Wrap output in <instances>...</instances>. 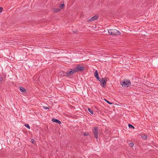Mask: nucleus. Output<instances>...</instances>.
<instances>
[{
	"label": "nucleus",
	"mask_w": 158,
	"mask_h": 158,
	"mask_svg": "<svg viewBox=\"0 0 158 158\" xmlns=\"http://www.w3.org/2000/svg\"><path fill=\"white\" fill-rule=\"evenodd\" d=\"M2 11V8L0 7V13H1Z\"/></svg>",
	"instance_id": "nucleus-22"
},
{
	"label": "nucleus",
	"mask_w": 158,
	"mask_h": 158,
	"mask_svg": "<svg viewBox=\"0 0 158 158\" xmlns=\"http://www.w3.org/2000/svg\"><path fill=\"white\" fill-rule=\"evenodd\" d=\"M108 81V78H102L99 81L101 82L102 85L101 84V85L103 87H104V86L106 85V82Z\"/></svg>",
	"instance_id": "nucleus-3"
},
{
	"label": "nucleus",
	"mask_w": 158,
	"mask_h": 158,
	"mask_svg": "<svg viewBox=\"0 0 158 158\" xmlns=\"http://www.w3.org/2000/svg\"><path fill=\"white\" fill-rule=\"evenodd\" d=\"M60 75L64 76L65 75V73H64L63 72H62L60 73Z\"/></svg>",
	"instance_id": "nucleus-15"
},
{
	"label": "nucleus",
	"mask_w": 158,
	"mask_h": 158,
	"mask_svg": "<svg viewBox=\"0 0 158 158\" xmlns=\"http://www.w3.org/2000/svg\"><path fill=\"white\" fill-rule=\"evenodd\" d=\"M121 85L124 87H127L131 85L130 81L124 80L121 83Z\"/></svg>",
	"instance_id": "nucleus-2"
},
{
	"label": "nucleus",
	"mask_w": 158,
	"mask_h": 158,
	"mask_svg": "<svg viewBox=\"0 0 158 158\" xmlns=\"http://www.w3.org/2000/svg\"><path fill=\"white\" fill-rule=\"evenodd\" d=\"M98 17V16L97 15H96L92 17L90 19H89L88 20V22H89L94 21L96 19H97Z\"/></svg>",
	"instance_id": "nucleus-7"
},
{
	"label": "nucleus",
	"mask_w": 158,
	"mask_h": 158,
	"mask_svg": "<svg viewBox=\"0 0 158 158\" xmlns=\"http://www.w3.org/2000/svg\"><path fill=\"white\" fill-rule=\"evenodd\" d=\"M93 132L94 136L96 138H97L98 137V131L97 128L96 127H94V128Z\"/></svg>",
	"instance_id": "nucleus-6"
},
{
	"label": "nucleus",
	"mask_w": 158,
	"mask_h": 158,
	"mask_svg": "<svg viewBox=\"0 0 158 158\" xmlns=\"http://www.w3.org/2000/svg\"><path fill=\"white\" fill-rule=\"evenodd\" d=\"M84 135H85L86 136V135H88V134L87 133H84Z\"/></svg>",
	"instance_id": "nucleus-24"
},
{
	"label": "nucleus",
	"mask_w": 158,
	"mask_h": 158,
	"mask_svg": "<svg viewBox=\"0 0 158 158\" xmlns=\"http://www.w3.org/2000/svg\"><path fill=\"white\" fill-rule=\"evenodd\" d=\"M128 127L130 128H133V129H134V127H133V126H132L131 125V124H128Z\"/></svg>",
	"instance_id": "nucleus-16"
},
{
	"label": "nucleus",
	"mask_w": 158,
	"mask_h": 158,
	"mask_svg": "<svg viewBox=\"0 0 158 158\" xmlns=\"http://www.w3.org/2000/svg\"><path fill=\"white\" fill-rule=\"evenodd\" d=\"M96 77L97 78V79L98 80H99V81L100 80H99V79H100V77H99L98 76H97V77Z\"/></svg>",
	"instance_id": "nucleus-23"
},
{
	"label": "nucleus",
	"mask_w": 158,
	"mask_h": 158,
	"mask_svg": "<svg viewBox=\"0 0 158 158\" xmlns=\"http://www.w3.org/2000/svg\"><path fill=\"white\" fill-rule=\"evenodd\" d=\"M76 72L75 71V70L74 69L73 70L72 69H70L69 71H68L66 73V75L67 76H70Z\"/></svg>",
	"instance_id": "nucleus-4"
},
{
	"label": "nucleus",
	"mask_w": 158,
	"mask_h": 158,
	"mask_svg": "<svg viewBox=\"0 0 158 158\" xmlns=\"http://www.w3.org/2000/svg\"><path fill=\"white\" fill-rule=\"evenodd\" d=\"M52 122H55L56 123H58L59 124H60L61 123V122L60 121H59V120H58L57 119L53 118L52 119Z\"/></svg>",
	"instance_id": "nucleus-8"
},
{
	"label": "nucleus",
	"mask_w": 158,
	"mask_h": 158,
	"mask_svg": "<svg viewBox=\"0 0 158 158\" xmlns=\"http://www.w3.org/2000/svg\"><path fill=\"white\" fill-rule=\"evenodd\" d=\"M43 108L44 109H49V108L47 107V106H43Z\"/></svg>",
	"instance_id": "nucleus-21"
},
{
	"label": "nucleus",
	"mask_w": 158,
	"mask_h": 158,
	"mask_svg": "<svg viewBox=\"0 0 158 158\" xmlns=\"http://www.w3.org/2000/svg\"><path fill=\"white\" fill-rule=\"evenodd\" d=\"M98 73L97 72V70H96L95 72L94 73V76L96 77L98 76Z\"/></svg>",
	"instance_id": "nucleus-14"
},
{
	"label": "nucleus",
	"mask_w": 158,
	"mask_h": 158,
	"mask_svg": "<svg viewBox=\"0 0 158 158\" xmlns=\"http://www.w3.org/2000/svg\"><path fill=\"white\" fill-rule=\"evenodd\" d=\"M60 10V9H59V8H53L52 9V11L54 13L59 12Z\"/></svg>",
	"instance_id": "nucleus-9"
},
{
	"label": "nucleus",
	"mask_w": 158,
	"mask_h": 158,
	"mask_svg": "<svg viewBox=\"0 0 158 158\" xmlns=\"http://www.w3.org/2000/svg\"><path fill=\"white\" fill-rule=\"evenodd\" d=\"M3 80L2 77H1L0 78V81H2Z\"/></svg>",
	"instance_id": "nucleus-25"
},
{
	"label": "nucleus",
	"mask_w": 158,
	"mask_h": 158,
	"mask_svg": "<svg viewBox=\"0 0 158 158\" xmlns=\"http://www.w3.org/2000/svg\"><path fill=\"white\" fill-rule=\"evenodd\" d=\"M75 71L76 72H78L79 71H83L84 70V68L83 67L81 66H78L74 68Z\"/></svg>",
	"instance_id": "nucleus-5"
},
{
	"label": "nucleus",
	"mask_w": 158,
	"mask_h": 158,
	"mask_svg": "<svg viewBox=\"0 0 158 158\" xmlns=\"http://www.w3.org/2000/svg\"><path fill=\"white\" fill-rule=\"evenodd\" d=\"M25 126L27 128H28L29 129H30V127L28 125V124H25Z\"/></svg>",
	"instance_id": "nucleus-17"
},
{
	"label": "nucleus",
	"mask_w": 158,
	"mask_h": 158,
	"mask_svg": "<svg viewBox=\"0 0 158 158\" xmlns=\"http://www.w3.org/2000/svg\"><path fill=\"white\" fill-rule=\"evenodd\" d=\"M31 142L32 143H33V144H35V141L33 139H32L31 141Z\"/></svg>",
	"instance_id": "nucleus-20"
},
{
	"label": "nucleus",
	"mask_w": 158,
	"mask_h": 158,
	"mask_svg": "<svg viewBox=\"0 0 158 158\" xmlns=\"http://www.w3.org/2000/svg\"><path fill=\"white\" fill-rule=\"evenodd\" d=\"M88 111H89V112L92 114H93V111L90 108H88Z\"/></svg>",
	"instance_id": "nucleus-13"
},
{
	"label": "nucleus",
	"mask_w": 158,
	"mask_h": 158,
	"mask_svg": "<svg viewBox=\"0 0 158 158\" xmlns=\"http://www.w3.org/2000/svg\"><path fill=\"white\" fill-rule=\"evenodd\" d=\"M104 100L107 102L108 103L110 104H112L113 103H112L110 102L109 101H107L106 99H105Z\"/></svg>",
	"instance_id": "nucleus-19"
},
{
	"label": "nucleus",
	"mask_w": 158,
	"mask_h": 158,
	"mask_svg": "<svg viewBox=\"0 0 158 158\" xmlns=\"http://www.w3.org/2000/svg\"><path fill=\"white\" fill-rule=\"evenodd\" d=\"M108 33L110 35H120V33L118 31L113 29H110L108 30Z\"/></svg>",
	"instance_id": "nucleus-1"
},
{
	"label": "nucleus",
	"mask_w": 158,
	"mask_h": 158,
	"mask_svg": "<svg viewBox=\"0 0 158 158\" xmlns=\"http://www.w3.org/2000/svg\"><path fill=\"white\" fill-rule=\"evenodd\" d=\"M129 146L131 147H132L133 146L134 144L133 143H131L129 144Z\"/></svg>",
	"instance_id": "nucleus-18"
},
{
	"label": "nucleus",
	"mask_w": 158,
	"mask_h": 158,
	"mask_svg": "<svg viewBox=\"0 0 158 158\" xmlns=\"http://www.w3.org/2000/svg\"><path fill=\"white\" fill-rule=\"evenodd\" d=\"M64 4L63 3L62 4H60L59 6V9H60V10L63 9L64 7Z\"/></svg>",
	"instance_id": "nucleus-11"
},
{
	"label": "nucleus",
	"mask_w": 158,
	"mask_h": 158,
	"mask_svg": "<svg viewBox=\"0 0 158 158\" xmlns=\"http://www.w3.org/2000/svg\"><path fill=\"white\" fill-rule=\"evenodd\" d=\"M20 90L22 92L24 93L26 92V90L24 88L21 87L20 88Z\"/></svg>",
	"instance_id": "nucleus-10"
},
{
	"label": "nucleus",
	"mask_w": 158,
	"mask_h": 158,
	"mask_svg": "<svg viewBox=\"0 0 158 158\" xmlns=\"http://www.w3.org/2000/svg\"><path fill=\"white\" fill-rule=\"evenodd\" d=\"M141 137L142 138L144 139H146L147 138V135H146L144 134H143L142 135Z\"/></svg>",
	"instance_id": "nucleus-12"
}]
</instances>
